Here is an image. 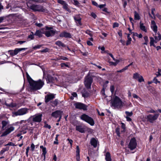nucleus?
Wrapping results in <instances>:
<instances>
[{
    "label": "nucleus",
    "instance_id": "1",
    "mask_svg": "<svg viewBox=\"0 0 161 161\" xmlns=\"http://www.w3.org/2000/svg\"><path fill=\"white\" fill-rule=\"evenodd\" d=\"M27 79L30 85V88L31 90H36L40 89L43 86L44 82L41 80L37 81L33 80L31 78L27 76Z\"/></svg>",
    "mask_w": 161,
    "mask_h": 161
},
{
    "label": "nucleus",
    "instance_id": "2",
    "mask_svg": "<svg viewBox=\"0 0 161 161\" xmlns=\"http://www.w3.org/2000/svg\"><path fill=\"white\" fill-rule=\"evenodd\" d=\"M32 1H30L27 3V7L35 11L46 12L47 10L43 6L40 5L32 4Z\"/></svg>",
    "mask_w": 161,
    "mask_h": 161
},
{
    "label": "nucleus",
    "instance_id": "3",
    "mask_svg": "<svg viewBox=\"0 0 161 161\" xmlns=\"http://www.w3.org/2000/svg\"><path fill=\"white\" fill-rule=\"evenodd\" d=\"M112 105L115 108H120L123 106V103L121 100L118 97L115 96L111 102Z\"/></svg>",
    "mask_w": 161,
    "mask_h": 161
},
{
    "label": "nucleus",
    "instance_id": "4",
    "mask_svg": "<svg viewBox=\"0 0 161 161\" xmlns=\"http://www.w3.org/2000/svg\"><path fill=\"white\" fill-rule=\"evenodd\" d=\"M44 34L47 37L53 36L57 33V31L52 27H45L44 28Z\"/></svg>",
    "mask_w": 161,
    "mask_h": 161
},
{
    "label": "nucleus",
    "instance_id": "5",
    "mask_svg": "<svg viewBox=\"0 0 161 161\" xmlns=\"http://www.w3.org/2000/svg\"><path fill=\"white\" fill-rule=\"evenodd\" d=\"M80 118L82 120L88 123L91 125L93 126L94 124V122L93 119L85 114H83L82 115L80 116Z\"/></svg>",
    "mask_w": 161,
    "mask_h": 161
},
{
    "label": "nucleus",
    "instance_id": "6",
    "mask_svg": "<svg viewBox=\"0 0 161 161\" xmlns=\"http://www.w3.org/2000/svg\"><path fill=\"white\" fill-rule=\"evenodd\" d=\"M20 123L21 124L25 123V125L23 127V129L25 130H30L31 129V126L33 125V124L31 122H30L29 119L25 120H21Z\"/></svg>",
    "mask_w": 161,
    "mask_h": 161
},
{
    "label": "nucleus",
    "instance_id": "7",
    "mask_svg": "<svg viewBox=\"0 0 161 161\" xmlns=\"http://www.w3.org/2000/svg\"><path fill=\"white\" fill-rule=\"evenodd\" d=\"M137 146L136 140L135 138H132L128 146V148L130 150H133L136 148Z\"/></svg>",
    "mask_w": 161,
    "mask_h": 161
},
{
    "label": "nucleus",
    "instance_id": "8",
    "mask_svg": "<svg viewBox=\"0 0 161 161\" xmlns=\"http://www.w3.org/2000/svg\"><path fill=\"white\" fill-rule=\"evenodd\" d=\"M29 109L26 108H21L14 113L15 116L22 115L28 112Z\"/></svg>",
    "mask_w": 161,
    "mask_h": 161
},
{
    "label": "nucleus",
    "instance_id": "9",
    "mask_svg": "<svg viewBox=\"0 0 161 161\" xmlns=\"http://www.w3.org/2000/svg\"><path fill=\"white\" fill-rule=\"evenodd\" d=\"M92 82V79L91 77L87 76L85 78L84 84L85 86L87 89L91 88V84Z\"/></svg>",
    "mask_w": 161,
    "mask_h": 161
},
{
    "label": "nucleus",
    "instance_id": "10",
    "mask_svg": "<svg viewBox=\"0 0 161 161\" xmlns=\"http://www.w3.org/2000/svg\"><path fill=\"white\" fill-rule=\"evenodd\" d=\"M42 115L41 114H37L31 117L33 121L36 122H40L42 119Z\"/></svg>",
    "mask_w": 161,
    "mask_h": 161
},
{
    "label": "nucleus",
    "instance_id": "11",
    "mask_svg": "<svg viewBox=\"0 0 161 161\" xmlns=\"http://www.w3.org/2000/svg\"><path fill=\"white\" fill-rule=\"evenodd\" d=\"M74 105L76 108L82 109L84 110H87V106L83 103H75Z\"/></svg>",
    "mask_w": 161,
    "mask_h": 161
},
{
    "label": "nucleus",
    "instance_id": "12",
    "mask_svg": "<svg viewBox=\"0 0 161 161\" xmlns=\"http://www.w3.org/2000/svg\"><path fill=\"white\" fill-rule=\"evenodd\" d=\"M158 116L159 114H156L154 115L150 114L147 116V118L149 122L152 123L158 118Z\"/></svg>",
    "mask_w": 161,
    "mask_h": 161
},
{
    "label": "nucleus",
    "instance_id": "13",
    "mask_svg": "<svg viewBox=\"0 0 161 161\" xmlns=\"http://www.w3.org/2000/svg\"><path fill=\"white\" fill-rule=\"evenodd\" d=\"M56 94L53 93H49L45 96V100L46 103L49 102L55 97Z\"/></svg>",
    "mask_w": 161,
    "mask_h": 161
},
{
    "label": "nucleus",
    "instance_id": "14",
    "mask_svg": "<svg viewBox=\"0 0 161 161\" xmlns=\"http://www.w3.org/2000/svg\"><path fill=\"white\" fill-rule=\"evenodd\" d=\"M133 78L136 80H137L139 82H144V81L143 77L137 73L133 74Z\"/></svg>",
    "mask_w": 161,
    "mask_h": 161
},
{
    "label": "nucleus",
    "instance_id": "15",
    "mask_svg": "<svg viewBox=\"0 0 161 161\" xmlns=\"http://www.w3.org/2000/svg\"><path fill=\"white\" fill-rule=\"evenodd\" d=\"M74 19L77 26L82 25L81 18L79 15H76L74 17Z\"/></svg>",
    "mask_w": 161,
    "mask_h": 161
},
{
    "label": "nucleus",
    "instance_id": "16",
    "mask_svg": "<svg viewBox=\"0 0 161 161\" xmlns=\"http://www.w3.org/2000/svg\"><path fill=\"white\" fill-rule=\"evenodd\" d=\"M58 2L63 5V8L64 9L67 11H69V9L68 8V5L63 0H58Z\"/></svg>",
    "mask_w": 161,
    "mask_h": 161
},
{
    "label": "nucleus",
    "instance_id": "17",
    "mask_svg": "<svg viewBox=\"0 0 161 161\" xmlns=\"http://www.w3.org/2000/svg\"><path fill=\"white\" fill-rule=\"evenodd\" d=\"M62 112L59 110H57L56 111L53 112L52 113V116L55 117V118H57L59 117V119L58 120V121H60V119L61 118V115L62 114Z\"/></svg>",
    "mask_w": 161,
    "mask_h": 161
},
{
    "label": "nucleus",
    "instance_id": "18",
    "mask_svg": "<svg viewBox=\"0 0 161 161\" xmlns=\"http://www.w3.org/2000/svg\"><path fill=\"white\" fill-rule=\"evenodd\" d=\"M150 26L151 28L153 30V31L155 33H157L158 31V27L154 21H151Z\"/></svg>",
    "mask_w": 161,
    "mask_h": 161
},
{
    "label": "nucleus",
    "instance_id": "19",
    "mask_svg": "<svg viewBox=\"0 0 161 161\" xmlns=\"http://www.w3.org/2000/svg\"><path fill=\"white\" fill-rule=\"evenodd\" d=\"M14 128L13 126H11L8 129L3 133L1 135V136H4L7 135L10 133L11 132L14 130Z\"/></svg>",
    "mask_w": 161,
    "mask_h": 161
},
{
    "label": "nucleus",
    "instance_id": "20",
    "mask_svg": "<svg viewBox=\"0 0 161 161\" xmlns=\"http://www.w3.org/2000/svg\"><path fill=\"white\" fill-rule=\"evenodd\" d=\"M98 143V141L96 138H92L90 140L91 144L95 148L97 147Z\"/></svg>",
    "mask_w": 161,
    "mask_h": 161
},
{
    "label": "nucleus",
    "instance_id": "21",
    "mask_svg": "<svg viewBox=\"0 0 161 161\" xmlns=\"http://www.w3.org/2000/svg\"><path fill=\"white\" fill-rule=\"evenodd\" d=\"M80 150L79 147L77 146L76 147V158L77 161H80Z\"/></svg>",
    "mask_w": 161,
    "mask_h": 161
},
{
    "label": "nucleus",
    "instance_id": "22",
    "mask_svg": "<svg viewBox=\"0 0 161 161\" xmlns=\"http://www.w3.org/2000/svg\"><path fill=\"white\" fill-rule=\"evenodd\" d=\"M59 36L62 37L70 38L71 37V35L69 33L64 31L60 34Z\"/></svg>",
    "mask_w": 161,
    "mask_h": 161
},
{
    "label": "nucleus",
    "instance_id": "23",
    "mask_svg": "<svg viewBox=\"0 0 161 161\" xmlns=\"http://www.w3.org/2000/svg\"><path fill=\"white\" fill-rule=\"evenodd\" d=\"M150 46H153L154 47H156V46L155 45L154 43H157L158 41H157V40H156L155 39H154V38L153 37H150Z\"/></svg>",
    "mask_w": 161,
    "mask_h": 161
},
{
    "label": "nucleus",
    "instance_id": "24",
    "mask_svg": "<svg viewBox=\"0 0 161 161\" xmlns=\"http://www.w3.org/2000/svg\"><path fill=\"white\" fill-rule=\"evenodd\" d=\"M43 30L44 28L40 30H37L36 31L35 35L38 36L39 37H41L42 36V34H44V32Z\"/></svg>",
    "mask_w": 161,
    "mask_h": 161
},
{
    "label": "nucleus",
    "instance_id": "25",
    "mask_svg": "<svg viewBox=\"0 0 161 161\" xmlns=\"http://www.w3.org/2000/svg\"><path fill=\"white\" fill-rule=\"evenodd\" d=\"M40 148L42 149V155H43L44 159H45L46 158V155L47 153L46 148L43 146H40Z\"/></svg>",
    "mask_w": 161,
    "mask_h": 161
},
{
    "label": "nucleus",
    "instance_id": "26",
    "mask_svg": "<svg viewBox=\"0 0 161 161\" xmlns=\"http://www.w3.org/2000/svg\"><path fill=\"white\" fill-rule=\"evenodd\" d=\"M155 34L154 35V38L157 41L161 40V35L159 32L155 33Z\"/></svg>",
    "mask_w": 161,
    "mask_h": 161
},
{
    "label": "nucleus",
    "instance_id": "27",
    "mask_svg": "<svg viewBox=\"0 0 161 161\" xmlns=\"http://www.w3.org/2000/svg\"><path fill=\"white\" fill-rule=\"evenodd\" d=\"M76 129L77 130L81 133H84L85 132V129L80 125L76 126Z\"/></svg>",
    "mask_w": 161,
    "mask_h": 161
},
{
    "label": "nucleus",
    "instance_id": "28",
    "mask_svg": "<svg viewBox=\"0 0 161 161\" xmlns=\"http://www.w3.org/2000/svg\"><path fill=\"white\" fill-rule=\"evenodd\" d=\"M140 29L144 32H147V28L146 27V26L144 25L143 24L141 23L140 22Z\"/></svg>",
    "mask_w": 161,
    "mask_h": 161
},
{
    "label": "nucleus",
    "instance_id": "29",
    "mask_svg": "<svg viewBox=\"0 0 161 161\" xmlns=\"http://www.w3.org/2000/svg\"><path fill=\"white\" fill-rule=\"evenodd\" d=\"M19 52V48H16L14 51H10L11 54L12 56L16 55Z\"/></svg>",
    "mask_w": 161,
    "mask_h": 161
},
{
    "label": "nucleus",
    "instance_id": "30",
    "mask_svg": "<svg viewBox=\"0 0 161 161\" xmlns=\"http://www.w3.org/2000/svg\"><path fill=\"white\" fill-rule=\"evenodd\" d=\"M106 161H111L110 154L109 152H107L105 155Z\"/></svg>",
    "mask_w": 161,
    "mask_h": 161
},
{
    "label": "nucleus",
    "instance_id": "31",
    "mask_svg": "<svg viewBox=\"0 0 161 161\" xmlns=\"http://www.w3.org/2000/svg\"><path fill=\"white\" fill-rule=\"evenodd\" d=\"M55 43L59 47H65V45L60 41H57Z\"/></svg>",
    "mask_w": 161,
    "mask_h": 161
},
{
    "label": "nucleus",
    "instance_id": "32",
    "mask_svg": "<svg viewBox=\"0 0 161 161\" xmlns=\"http://www.w3.org/2000/svg\"><path fill=\"white\" fill-rule=\"evenodd\" d=\"M133 36H137L139 38H141L143 36L142 35L141 33L138 34L136 32H133Z\"/></svg>",
    "mask_w": 161,
    "mask_h": 161
},
{
    "label": "nucleus",
    "instance_id": "33",
    "mask_svg": "<svg viewBox=\"0 0 161 161\" xmlns=\"http://www.w3.org/2000/svg\"><path fill=\"white\" fill-rule=\"evenodd\" d=\"M143 38L144 40V42L143 43V44L147 45L149 41L148 36H145L143 37Z\"/></svg>",
    "mask_w": 161,
    "mask_h": 161
},
{
    "label": "nucleus",
    "instance_id": "34",
    "mask_svg": "<svg viewBox=\"0 0 161 161\" xmlns=\"http://www.w3.org/2000/svg\"><path fill=\"white\" fill-rule=\"evenodd\" d=\"M134 19L136 20H139L140 19L139 14L136 11L134 12Z\"/></svg>",
    "mask_w": 161,
    "mask_h": 161
},
{
    "label": "nucleus",
    "instance_id": "35",
    "mask_svg": "<svg viewBox=\"0 0 161 161\" xmlns=\"http://www.w3.org/2000/svg\"><path fill=\"white\" fill-rule=\"evenodd\" d=\"M125 114H126V116L125 117H130L133 114V112L132 111L130 112H129L128 111H126L125 112Z\"/></svg>",
    "mask_w": 161,
    "mask_h": 161
},
{
    "label": "nucleus",
    "instance_id": "36",
    "mask_svg": "<svg viewBox=\"0 0 161 161\" xmlns=\"http://www.w3.org/2000/svg\"><path fill=\"white\" fill-rule=\"evenodd\" d=\"M132 96L134 98L137 99L139 101H142V99L136 94H132Z\"/></svg>",
    "mask_w": 161,
    "mask_h": 161
},
{
    "label": "nucleus",
    "instance_id": "37",
    "mask_svg": "<svg viewBox=\"0 0 161 161\" xmlns=\"http://www.w3.org/2000/svg\"><path fill=\"white\" fill-rule=\"evenodd\" d=\"M60 66L61 68L63 69H65L66 67H69V66L68 64L64 63L61 64H60Z\"/></svg>",
    "mask_w": 161,
    "mask_h": 161
},
{
    "label": "nucleus",
    "instance_id": "38",
    "mask_svg": "<svg viewBox=\"0 0 161 161\" xmlns=\"http://www.w3.org/2000/svg\"><path fill=\"white\" fill-rule=\"evenodd\" d=\"M127 41L126 42V45H128L131 43L132 39L131 37H128V38H127Z\"/></svg>",
    "mask_w": 161,
    "mask_h": 161
},
{
    "label": "nucleus",
    "instance_id": "39",
    "mask_svg": "<svg viewBox=\"0 0 161 161\" xmlns=\"http://www.w3.org/2000/svg\"><path fill=\"white\" fill-rule=\"evenodd\" d=\"M157 77H158L161 75V69H158V71L156 74Z\"/></svg>",
    "mask_w": 161,
    "mask_h": 161
},
{
    "label": "nucleus",
    "instance_id": "40",
    "mask_svg": "<svg viewBox=\"0 0 161 161\" xmlns=\"http://www.w3.org/2000/svg\"><path fill=\"white\" fill-rule=\"evenodd\" d=\"M110 90L111 92L112 93H113L114 92L115 88L114 86L113 85H111L110 86Z\"/></svg>",
    "mask_w": 161,
    "mask_h": 161
},
{
    "label": "nucleus",
    "instance_id": "41",
    "mask_svg": "<svg viewBox=\"0 0 161 161\" xmlns=\"http://www.w3.org/2000/svg\"><path fill=\"white\" fill-rule=\"evenodd\" d=\"M2 128H3L6 125L7 123V122L5 121H2Z\"/></svg>",
    "mask_w": 161,
    "mask_h": 161
},
{
    "label": "nucleus",
    "instance_id": "42",
    "mask_svg": "<svg viewBox=\"0 0 161 161\" xmlns=\"http://www.w3.org/2000/svg\"><path fill=\"white\" fill-rule=\"evenodd\" d=\"M119 26V24L117 23V22H115L113 24V28H114L115 27H118Z\"/></svg>",
    "mask_w": 161,
    "mask_h": 161
},
{
    "label": "nucleus",
    "instance_id": "43",
    "mask_svg": "<svg viewBox=\"0 0 161 161\" xmlns=\"http://www.w3.org/2000/svg\"><path fill=\"white\" fill-rule=\"evenodd\" d=\"M153 81L154 83H155V84H157L158 83H160V81H158V79L156 78L155 77L153 80Z\"/></svg>",
    "mask_w": 161,
    "mask_h": 161
},
{
    "label": "nucleus",
    "instance_id": "44",
    "mask_svg": "<svg viewBox=\"0 0 161 161\" xmlns=\"http://www.w3.org/2000/svg\"><path fill=\"white\" fill-rule=\"evenodd\" d=\"M67 140L69 141V143L70 144V147H72V143H73V140H72L71 139H69V138H68L67 139Z\"/></svg>",
    "mask_w": 161,
    "mask_h": 161
},
{
    "label": "nucleus",
    "instance_id": "45",
    "mask_svg": "<svg viewBox=\"0 0 161 161\" xmlns=\"http://www.w3.org/2000/svg\"><path fill=\"white\" fill-rule=\"evenodd\" d=\"M116 132L117 135L119 136L120 132H119V128H117L116 129Z\"/></svg>",
    "mask_w": 161,
    "mask_h": 161
},
{
    "label": "nucleus",
    "instance_id": "46",
    "mask_svg": "<svg viewBox=\"0 0 161 161\" xmlns=\"http://www.w3.org/2000/svg\"><path fill=\"white\" fill-rule=\"evenodd\" d=\"M72 95L73 96V97H71V99H73L74 97H76L77 96V94L75 92H73V93H72Z\"/></svg>",
    "mask_w": 161,
    "mask_h": 161
},
{
    "label": "nucleus",
    "instance_id": "47",
    "mask_svg": "<svg viewBox=\"0 0 161 161\" xmlns=\"http://www.w3.org/2000/svg\"><path fill=\"white\" fill-rule=\"evenodd\" d=\"M73 4L76 6H78L79 4V2L77 0H74Z\"/></svg>",
    "mask_w": 161,
    "mask_h": 161
},
{
    "label": "nucleus",
    "instance_id": "48",
    "mask_svg": "<svg viewBox=\"0 0 161 161\" xmlns=\"http://www.w3.org/2000/svg\"><path fill=\"white\" fill-rule=\"evenodd\" d=\"M31 150L32 151H33L34 150L35 148V146L34 144L32 143L31 146Z\"/></svg>",
    "mask_w": 161,
    "mask_h": 161
},
{
    "label": "nucleus",
    "instance_id": "49",
    "mask_svg": "<svg viewBox=\"0 0 161 161\" xmlns=\"http://www.w3.org/2000/svg\"><path fill=\"white\" fill-rule=\"evenodd\" d=\"M121 128L123 129V130L124 131L125 129V124H124V123H121Z\"/></svg>",
    "mask_w": 161,
    "mask_h": 161
},
{
    "label": "nucleus",
    "instance_id": "50",
    "mask_svg": "<svg viewBox=\"0 0 161 161\" xmlns=\"http://www.w3.org/2000/svg\"><path fill=\"white\" fill-rule=\"evenodd\" d=\"M42 47L41 45H38L36 46H34L33 48L34 49H36L40 48Z\"/></svg>",
    "mask_w": 161,
    "mask_h": 161
},
{
    "label": "nucleus",
    "instance_id": "51",
    "mask_svg": "<svg viewBox=\"0 0 161 161\" xmlns=\"http://www.w3.org/2000/svg\"><path fill=\"white\" fill-rule=\"evenodd\" d=\"M109 65H114V66H116V64L115 63V62H113L109 61Z\"/></svg>",
    "mask_w": 161,
    "mask_h": 161
},
{
    "label": "nucleus",
    "instance_id": "52",
    "mask_svg": "<svg viewBox=\"0 0 161 161\" xmlns=\"http://www.w3.org/2000/svg\"><path fill=\"white\" fill-rule=\"evenodd\" d=\"M91 15L92 17L94 19H95L96 17V14L93 12L91 13Z\"/></svg>",
    "mask_w": 161,
    "mask_h": 161
},
{
    "label": "nucleus",
    "instance_id": "53",
    "mask_svg": "<svg viewBox=\"0 0 161 161\" xmlns=\"http://www.w3.org/2000/svg\"><path fill=\"white\" fill-rule=\"evenodd\" d=\"M44 127L46 128H47L49 129H50L51 126L50 125H48V124H45L44 125Z\"/></svg>",
    "mask_w": 161,
    "mask_h": 161
},
{
    "label": "nucleus",
    "instance_id": "54",
    "mask_svg": "<svg viewBox=\"0 0 161 161\" xmlns=\"http://www.w3.org/2000/svg\"><path fill=\"white\" fill-rule=\"evenodd\" d=\"M58 103V100L57 99H55L53 102V103L54 105L55 106H56L57 105Z\"/></svg>",
    "mask_w": 161,
    "mask_h": 161
},
{
    "label": "nucleus",
    "instance_id": "55",
    "mask_svg": "<svg viewBox=\"0 0 161 161\" xmlns=\"http://www.w3.org/2000/svg\"><path fill=\"white\" fill-rule=\"evenodd\" d=\"M125 117L126 118V120L127 121H131L132 119L130 118V117Z\"/></svg>",
    "mask_w": 161,
    "mask_h": 161
},
{
    "label": "nucleus",
    "instance_id": "56",
    "mask_svg": "<svg viewBox=\"0 0 161 161\" xmlns=\"http://www.w3.org/2000/svg\"><path fill=\"white\" fill-rule=\"evenodd\" d=\"M87 44L89 46H92L93 45L92 43L90 41H87Z\"/></svg>",
    "mask_w": 161,
    "mask_h": 161
},
{
    "label": "nucleus",
    "instance_id": "57",
    "mask_svg": "<svg viewBox=\"0 0 161 161\" xmlns=\"http://www.w3.org/2000/svg\"><path fill=\"white\" fill-rule=\"evenodd\" d=\"M105 6V4H101L100 5H98V6L97 7H99L100 8L102 9Z\"/></svg>",
    "mask_w": 161,
    "mask_h": 161
},
{
    "label": "nucleus",
    "instance_id": "58",
    "mask_svg": "<svg viewBox=\"0 0 161 161\" xmlns=\"http://www.w3.org/2000/svg\"><path fill=\"white\" fill-rule=\"evenodd\" d=\"M48 49L47 48H46L45 49H43L41 51V52H48Z\"/></svg>",
    "mask_w": 161,
    "mask_h": 161
},
{
    "label": "nucleus",
    "instance_id": "59",
    "mask_svg": "<svg viewBox=\"0 0 161 161\" xmlns=\"http://www.w3.org/2000/svg\"><path fill=\"white\" fill-rule=\"evenodd\" d=\"M118 33L119 36L121 38L122 36V34L121 31H119L118 32Z\"/></svg>",
    "mask_w": 161,
    "mask_h": 161
},
{
    "label": "nucleus",
    "instance_id": "60",
    "mask_svg": "<svg viewBox=\"0 0 161 161\" xmlns=\"http://www.w3.org/2000/svg\"><path fill=\"white\" fill-rule=\"evenodd\" d=\"M30 147H27L26 149V154L27 156H28V153L29 152V150Z\"/></svg>",
    "mask_w": 161,
    "mask_h": 161
},
{
    "label": "nucleus",
    "instance_id": "61",
    "mask_svg": "<svg viewBox=\"0 0 161 161\" xmlns=\"http://www.w3.org/2000/svg\"><path fill=\"white\" fill-rule=\"evenodd\" d=\"M115 62V63L116 64V65H117V64L121 61V59H115V60H114Z\"/></svg>",
    "mask_w": 161,
    "mask_h": 161
},
{
    "label": "nucleus",
    "instance_id": "62",
    "mask_svg": "<svg viewBox=\"0 0 161 161\" xmlns=\"http://www.w3.org/2000/svg\"><path fill=\"white\" fill-rule=\"evenodd\" d=\"M92 3L93 5H94L97 7L98 6V5L97 3L95 1H92Z\"/></svg>",
    "mask_w": 161,
    "mask_h": 161
},
{
    "label": "nucleus",
    "instance_id": "63",
    "mask_svg": "<svg viewBox=\"0 0 161 161\" xmlns=\"http://www.w3.org/2000/svg\"><path fill=\"white\" fill-rule=\"evenodd\" d=\"M131 64H130L129 65H128L127 66H126V67H125L123 69L124 71H125V70L127 69L128 68V67L130 65H131Z\"/></svg>",
    "mask_w": 161,
    "mask_h": 161
},
{
    "label": "nucleus",
    "instance_id": "64",
    "mask_svg": "<svg viewBox=\"0 0 161 161\" xmlns=\"http://www.w3.org/2000/svg\"><path fill=\"white\" fill-rule=\"evenodd\" d=\"M28 38H30L31 40L33 39L34 38V36L33 35H30L29 36Z\"/></svg>",
    "mask_w": 161,
    "mask_h": 161
}]
</instances>
